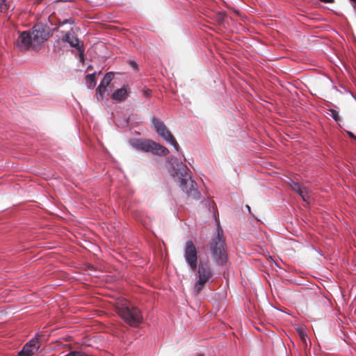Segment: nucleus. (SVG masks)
I'll use <instances>...</instances> for the list:
<instances>
[{
	"mask_svg": "<svg viewBox=\"0 0 356 356\" xmlns=\"http://www.w3.org/2000/svg\"><path fill=\"white\" fill-rule=\"evenodd\" d=\"M184 257L190 269L195 272L197 280L194 284L193 292L198 296L205 284L212 281L213 271L209 261H200L197 263V250L191 240L186 242L184 249Z\"/></svg>",
	"mask_w": 356,
	"mask_h": 356,
	"instance_id": "1",
	"label": "nucleus"
},
{
	"mask_svg": "<svg viewBox=\"0 0 356 356\" xmlns=\"http://www.w3.org/2000/svg\"><path fill=\"white\" fill-rule=\"evenodd\" d=\"M174 170L175 172L172 173V176L179 184L181 189L189 197L195 200H199L201 194L197 188V184L191 179L188 167L181 162L177 165V168H175Z\"/></svg>",
	"mask_w": 356,
	"mask_h": 356,
	"instance_id": "2",
	"label": "nucleus"
},
{
	"mask_svg": "<svg viewBox=\"0 0 356 356\" xmlns=\"http://www.w3.org/2000/svg\"><path fill=\"white\" fill-rule=\"evenodd\" d=\"M209 251L213 261L218 266H223L228 261L226 243L222 229L218 227L216 235L211 239Z\"/></svg>",
	"mask_w": 356,
	"mask_h": 356,
	"instance_id": "3",
	"label": "nucleus"
},
{
	"mask_svg": "<svg viewBox=\"0 0 356 356\" xmlns=\"http://www.w3.org/2000/svg\"><path fill=\"white\" fill-rule=\"evenodd\" d=\"M118 313L127 323L132 327H138L143 321L140 309L130 303L127 302L118 307Z\"/></svg>",
	"mask_w": 356,
	"mask_h": 356,
	"instance_id": "4",
	"label": "nucleus"
},
{
	"mask_svg": "<svg viewBox=\"0 0 356 356\" xmlns=\"http://www.w3.org/2000/svg\"><path fill=\"white\" fill-rule=\"evenodd\" d=\"M151 124L158 135L173 145L177 151H179L180 147L178 143L163 121L156 117H153L151 119Z\"/></svg>",
	"mask_w": 356,
	"mask_h": 356,
	"instance_id": "5",
	"label": "nucleus"
},
{
	"mask_svg": "<svg viewBox=\"0 0 356 356\" xmlns=\"http://www.w3.org/2000/svg\"><path fill=\"white\" fill-rule=\"evenodd\" d=\"M136 149L145 152H152L159 156H166L169 150L163 145L152 140H139L135 143Z\"/></svg>",
	"mask_w": 356,
	"mask_h": 356,
	"instance_id": "6",
	"label": "nucleus"
},
{
	"mask_svg": "<svg viewBox=\"0 0 356 356\" xmlns=\"http://www.w3.org/2000/svg\"><path fill=\"white\" fill-rule=\"evenodd\" d=\"M33 40V49H37L49 37V28L43 24H37L29 32Z\"/></svg>",
	"mask_w": 356,
	"mask_h": 356,
	"instance_id": "7",
	"label": "nucleus"
},
{
	"mask_svg": "<svg viewBox=\"0 0 356 356\" xmlns=\"http://www.w3.org/2000/svg\"><path fill=\"white\" fill-rule=\"evenodd\" d=\"M291 188L296 192L302 199L308 203L312 200V191L305 186L300 185L298 183L291 181L290 184Z\"/></svg>",
	"mask_w": 356,
	"mask_h": 356,
	"instance_id": "8",
	"label": "nucleus"
},
{
	"mask_svg": "<svg viewBox=\"0 0 356 356\" xmlns=\"http://www.w3.org/2000/svg\"><path fill=\"white\" fill-rule=\"evenodd\" d=\"M16 44L21 49L26 50L30 47L33 49V40L31 33L27 31L21 33L16 41Z\"/></svg>",
	"mask_w": 356,
	"mask_h": 356,
	"instance_id": "9",
	"label": "nucleus"
},
{
	"mask_svg": "<svg viewBox=\"0 0 356 356\" xmlns=\"http://www.w3.org/2000/svg\"><path fill=\"white\" fill-rule=\"evenodd\" d=\"M128 97L127 90L122 87L116 90L112 95V98L120 102L124 101Z\"/></svg>",
	"mask_w": 356,
	"mask_h": 356,
	"instance_id": "10",
	"label": "nucleus"
},
{
	"mask_svg": "<svg viewBox=\"0 0 356 356\" xmlns=\"http://www.w3.org/2000/svg\"><path fill=\"white\" fill-rule=\"evenodd\" d=\"M63 40L68 42L71 47L79 48V40L76 37H74L71 35L70 33H66Z\"/></svg>",
	"mask_w": 356,
	"mask_h": 356,
	"instance_id": "11",
	"label": "nucleus"
},
{
	"mask_svg": "<svg viewBox=\"0 0 356 356\" xmlns=\"http://www.w3.org/2000/svg\"><path fill=\"white\" fill-rule=\"evenodd\" d=\"M37 351L33 350L31 348L29 347L27 345H24L22 350L18 352V356H32Z\"/></svg>",
	"mask_w": 356,
	"mask_h": 356,
	"instance_id": "12",
	"label": "nucleus"
},
{
	"mask_svg": "<svg viewBox=\"0 0 356 356\" xmlns=\"http://www.w3.org/2000/svg\"><path fill=\"white\" fill-rule=\"evenodd\" d=\"M107 91V86L100 83L96 90V97L98 100L103 99L104 95Z\"/></svg>",
	"mask_w": 356,
	"mask_h": 356,
	"instance_id": "13",
	"label": "nucleus"
},
{
	"mask_svg": "<svg viewBox=\"0 0 356 356\" xmlns=\"http://www.w3.org/2000/svg\"><path fill=\"white\" fill-rule=\"evenodd\" d=\"M113 72H108L105 74L104 77L103 78L100 83L103 84L104 86H108L111 81L113 80Z\"/></svg>",
	"mask_w": 356,
	"mask_h": 356,
	"instance_id": "14",
	"label": "nucleus"
},
{
	"mask_svg": "<svg viewBox=\"0 0 356 356\" xmlns=\"http://www.w3.org/2000/svg\"><path fill=\"white\" fill-rule=\"evenodd\" d=\"M10 6V0H0V10L1 13H6Z\"/></svg>",
	"mask_w": 356,
	"mask_h": 356,
	"instance_id": "15",
	"label": "nucleus"
},
{
	"mask_svg": "<svg viewBox=\"0 0 356 356\" xmlns=\"http://www.w3.org/2000/svg\"><path fill=\"white\" fill-rule=\"evenodd\" d=\"M95 76H96V73L88 74L86 76V81L88 83L89 88H93L95 86V84H96Z\"/></svg>",
	"mask_w": 356,
	"mask_h": 356,
	"instance_id": "16",
	"label": "nucleus"
},
{
	"mask_svg": "<svg viewBox=\"0 0 356 356\" xmlns=\"http://www.w3.org/2000/svg\"><path fill=\"white\" fill-rule=\"evenodd\" d=\"M26 345L29 346V347L31 348L32 349H33V350L35 351H38L40 347L38 339H32L28 343H26Z\"/></svg>",
	"mask_w": 356,
	"mask_h": 356,
	"instance_id": "17",
	"label": "nucleus"
},
{
	"mask_svg": "<svg viewBox=\"0 0 356 356\" xmlns=\"http://www.w3.org/2000/svg\"><path fill=\"white\" fill-rule=\"evenodd\" d=\"M330 116L337 122H338L339 121V115L338 111H337L334 109H330Z\"/></svg>",
	"mask_w": 356,
	"mask_h": 356,
	"instance_id": "18",
	"label": "nucleus"
},
{
	"mask_svg": "<svg viewBox=\"0 0 356 356\" xmlns=\"http://www.w3.org/2000/svg\"><path fill=\"white\" fill-rule=\"evenodd\" d=\"M143 93L145 97H149L151 96L152 91L149 89H146L143 91Z\"/></svg>",
	"mask_w": 356,
	"mask_h": 356,
	"instance_id": "19",
	"label": "nucleus"
},
{
	"mask_svg": "<svg viewBox=\"0 0 356 356\" xmlns=\"http://www.w3.org/2000/svg\"><path fill=\"white\" fill-rule=\"evenodd\" d=\"M299 334H300V336L301 339L305 341V337H307V335L304 332V331L302 330H299Z\"/></svg>",
	"mask_w": 356,
	"mask_h": 356,
	"instance_id": "20",
	"label": "nucleus"
},
{
	"mask_svg": "<svg viewBox=\"0 0 356 356\" xmlns=\"http://www.w3.org/2000/svg\"><path fill=\"white\" fill-rule=\"evenodd\" d=\"M347 134L350 138L356 140V136H355L352 132L348 131Z\"/></svg>",
	"mask_w": 356,
	"mask_h": 356,
	"instance_id": "21",
	"label": "nucleus"
},
{
	"mask_svg": "<svg viewBox=\"0 0 356 356\" xmlns=\"http://www.w3.org/2000/svg\"><path fill=\"white\" fill-rule=\"evenodd\" d=\"M319 1L321 2H323V3H334V0H319Z\"/></svg>",
	"mask_w": 356,
	"mask_h": 356,
	"instance_id": "22",
	"label": "nucleus"
},
{
	"mask_svg": "<svg viewBox=\"0 0 356 356\" xmlns=\"http://www.w3.org/2000/svg\"><path fill=\"white\" fill-rule=\"evenodd\" d=\"M70 19H65V20L63 21V22L60 23V24H61V25H63V24H66L67 22H70Z\"/></svg>",
	"mask_w": 356,
	"mask_h": 356,
	"instance_id": "23",
	"label": "nucleus"
},
{
	"mask_svg": "<svg viewBox=\"0 0 356 356\" xmlns=\"http://www.w3.org/2000/svg\"><path fill=\"white\" fill-rule=\"evenodd\" d=\"M352 3H354V8H356V0H350Z\"/></svg>",
	"mask_w": 356,
	"mask_h": 356,
	"instance_id": "24",
	"label": "nucleus"
},
{
	"mask_svg": "<svg viewBox=\"0 0 356 356\" xmlns=\"http://www.w3.org/2000/svg\"><path fill=\"white\" fill-rule=\"evenodd\" d=\"M131 65H133V67H137L136 63H134V62H132V63H131Z\"/></svg>",
	"mask_w": 356,
	"mask_h": 356,
	"instance_id": "25",
	"label": "nucleus"
},
{
	"mask_svg": "<svg viewBox=\"0 0 356 356\" xmlns=\"http://www.w3.org/2000/svg\"><path fill=\"white\" fill-rule=\"evenodd\" d=\"M246 207H247V209H248V212H249V213H250V211H250V206L246 205Z\"/></svg>",
	"mask_w": 356,
	"mask_h": 356,
	"instance_id": "26",
	"label": "nucleus"
},
{
	"mask_svg": "<svg viewBox=\"0 0 356 356\" xmlns=\"http://www.w3.org/2000/svg\"><path fill=\"white\" fill-rule=\"evenodd\" d=\"M197 356H204V355H202V354H200V355H198Z\"/></svg>",
	"mask_w": 356,
	"mask_h": 356,
	"instance_id": "27",
	"label": "nucleus"
}]
</instances>
